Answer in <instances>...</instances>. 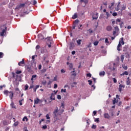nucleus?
I'll return each mask as SVG.
<instances>
[{"mask_svg":"<svg viewBox=\"0 0 131 131\" xmlns=\"http://www.w3.org/2000/svg\"><path fill=\"white\" fill-rule=\"evenodd\" d=\"M12 77H9L8 79L9 81H12V78H14L15 81H13V84L14 86H18L19 85V82H17V79L18 78V75H16L15 73L12 72L11 73Z\"/></svg>","mask_w":131,"mask_h":131,"instance_id":"nucleus-1","label":"nucleus"},{"mask_svg":"<svg viewBox=\"0 0 131 131\" xmlns=\"http://www.w3.org/2000/svg\"><path fill=\"white\" fill-rule=\"evenodd\" d=\"M47 43L48 46V47L49 48H51V47H52V46L51 45H52V43H53V39L52 38V37H49L48 38H47Z\"/></svg>","mask_w":131,"mask_h":131,"instance_id":"nucleus-2","label":"nucleus"},{"mask_svg":"<svg viewBox=\"0 0 131 131\" xmlns=\"http://www.w3.org/2000/svg\"><path fill=\"white\" fill-rule=\"evenodd\" d=\"M4 28L2 31L0 33V35L1 36H4V35H5V33H6L7 32V27L4 26Z\"/></svg>","mask_w":131,"mask_h":131,"instance_id":"nucleus-3","label":"nucleus"},{"mask_svg":"<svg viewBox=\"0 0 131 131\" xmlns=\"http://www.w3.org/2000/svg\"><path fill=\"white\" fill-rule=\"evenodd\" d=\"M26 69L28 72H30L31 73L32 72V70L31 69V66H26Z\"/></svg>","mask_w":131,"mask_h":131,"instance_id":"nucleus-4","label":"nucleus"},{"mask_svg":"<svg viewBox=\"0 0 131 131\" xmlns=\"http://www.w3.org/2000/svg\"><path fill=\"white\" fill-rule=\"evenodd\" d=\"M50 100H51V101H50V103H51V102H52V101H54L55 100V94L54 93H52L51 95V96L50 97Z\"/></svg>","mask_w":131,"mask_h":131,"instance_id":"nucleus-5","label":"nucleus"},{"mask_svg":"<svg viewBox=\"0 0 131 131\" xmlns=\"http://www.w3.org/2000/svg\"><path fill=\"white\" fill-rule=\"evenodd\" d=\"M19 66H24L25 65V62H24V59H22L21 61L18 62Z\"/></svg>","mask_w":131,"mask_h":131,"instance_id":"nucleus-6","label":"nucleus"},{"mask_svg":"<svg viewBox=\"0 0 131 131\" xmlns=\"http://www.w3.org/2000/svg\"><path fill=\"white\" fill-rule=\"evenodd\" d=\"M98 15H99V13H97L93 14V20H95V19L97 20V19H98Z\"/></svg>","mask_w":131,"mask_h":131,"instance_id":"nucleus-7","label":"nucleus"},{"mask_svg":"<svg viewBox=\"0 0 131 131\" xmlns=\"http://www.w3.org/2000/svg\"><path fill=\"white\" fill-rule=\"evenodd\" d=\"M9 94H10V95H9V97L11 99V100H13V98H14V93L13 92V91H10L9 92Z\"/></svg>","mask_w":131,"mask_h":131,"instance_id":"nucleus-8","label":"nucleus"},{"mask_svg":"<svg viewBox=\"0 0 131 131\" xmlns=\"http://www.w3.org/2000/svg\"><path fill=\"white\" fill-rule=\"evenodd\" d=\"M125 86L124 85L120 84L119 85V91L121 92L122 91V88L124 89Z\"/></svg>","mask_w":131,"mask_h":131,"instance_id":"nucleus-9","label":"nucleus"},{"mask_svg":"<svg viewBox=\"0 0 131 131\" xmlns=\"http://www.w3.org/2000/svg\"><path fill=\"white\" fill-rule=\"evenodd\" d=\"M25 6V4H21L19 5H18L16 7V9H21V8H23Z\"/></svg>","mask_w":131,"mask_h":131,"instance_id":"nucleus-10","label":"nucleus"},{"mask_svg":"<svg viewBox=\"0 0 131 131\" xmlns=\"http://www.w3.org/2000/svg\"><path fill=\"white\" fill-rule=\"evenodd\" d=\"M127 85H131V81L130 79H129V77L127 78V80L126 81Z\"/></svg>","mask_w":131,"mask_h":131,"instance_id":"nucleus-11","label":"nucleus"},{"mask_svg":"<svg viewBox=\"0 0 131 131\" xmlns=\"http://www.w3.org/2000/svg\"><path fill=\"white\" fill-rule=\"evenodd\" d=\"M37 77V75H34L32 76V78L31 79V80L33 82V80H35L36 79V77Z\"/></svg>","mask_w":131,"mask_h":131,"instance_id":"nucleus-12","label":"nucleus"},{"mask_svg":"<svg viewBox=\"0 0 131 131\" xmlns=\"http://www.w3.org/2000/svg\"><path fill=\"white\" fill-rule=\"evenodd\" d=\"M104 118H106L107 119H109L110 118V115H109V114L108 113H105L104 114Z\"/></svg>","mask_w":131,"mask_h":131,"instance_id":"nucleus-13","label":"nucleus"},{"mask_svg":"<svg viewBox=\"0 0 131 131\" xmlns=\"http://www.w3.org/2000/svg\"><path fill=\"white\" fill-rule=\"evenodd\" d=\"M10 107L11 108H12L13 109H16V106H15V104L14 103V102H13V101H11V103L10 104Z\"/></svg>","mask_w":131,"mask_h":131,"instance_id":"nucleus-14","label":"nucleus"},{"mask_svg":"<svg viewBox=\"0 0 131 131\" xmlns=\"http://www.w3.org/2000/svg\"><path fill=\"white\" fill-rule=\"evenodd\" d=\"M119 44L122 45H124V41H123V37H122L120 39V41L119 42Z\"/></svg>","mask_w":131,"mask_h":131,"instance_id":"nucleus-15","label":"nucleus"},{"mask_svg":"<svg viewBox=\"0 0 131 131\" xmlns=\"http://www.w3.org/2000/svg\"><path fill=\"white\" fill-rule=\"evenodd\" d=\"M107 31H111L112 30V26H108L106 27Z\"/></svg>","mask_w":131,"mask_h":131,"instance_id":"nucleus-16","label":"nucleus"},{"mask_svg":"<svg viewBox=\"0 0 131 131\" xmlns=\"http://www.w3.org/2000/svg\"><path fill=\"white\" fill-rule=\"evenodd\" d=\"M67 65H69V67L70 69H72L73 68V64L72 63H69V62H67Z\"/></svg>","mask_w":131,"mask_h":131,"instance_id":"nucleus-17","label":"nucleus"},{"mask_svg":"<svg viewBox=\"0 0 131 131\" xmlns=\"http://www.w3.org/2000/svg\"><path fill=\"white\" fill-rule=\"evenodd\" d=\"M60 109H61V112H64V103H61Z\"/></svg>","mask_w":131,"mask_h":131,"instance_id":"nucleus-18","label":"nucleus"},{"mask_svg":"<svg viewBox=\"0 0 131 131\" xmlns=\"http://www.w3.org/2000/svg\"><path fill=\"white\" fill-rule=\"evenodd\" d=\"M113 6H114V3H111V5H110L108 7L109 9H110V10H112L113 9H114V7H113Z\"/></svg>","mask_w":131,"mask_h":131,"instance_id":"nucleus-19","label":"nucleus"},{"mask_svg":"<svg viewBox=\"0 0 131 131\" xmlns=\"http://www.w3.org/2000/svg\"><path fill=\"white\" fill-rule=\"evenodd\" d=\"M100 76H104L105 75V72L104 71H101L99 73Z\"/></svg>","mask_w":131,"mask_h":131,"instance_id":"nucleus-20","label":"nucleus"},{"mask_svg":"<svg viewBox=\"0 0 131 131\" xmlns=\"http://www.w3.org/2000/svg\"><path fill=\"white\" fill-rule=\"evenodd\" d=\"M123 75H128V72H127V71H125L123 73H122L121 74V76H122Z\"/></svg>","mask_w":131,"mask_h":131,"instance_id":"nucleus-21","label":"nucleus"},{"mask_svg":"<svg viewBox=\"0 0 131 131\" xmlns=\"http://www.w3.org/2000/svg\"><path fill=\"white\" fill-rule=\"evenodd\" d=\"M81 39H78L77 40V43L78 46H80V45H81Z\"/></svg>","mask_w":131,"mask_h":131,"instance_id":"nucleus-22","label":"nucleus"},{"mask_svg":"<svg viewBox=\"0 0 131 131\" xmlns=\"http://www.w3.org/2000/svg\"><path fill=\"white\" fill-rule=\"evenodd\" d=\"M38 103H39V99L37 98L34 100V104H38Z\"/></svg>","mask_w":131,"mask_h":131,"instance_id":"nucleus-23","label":"nucleus"},{"mask_svg":"<svg viewBox=\"0 0 131 131\" xmlns=\"http://www.w3.org/2000/svg\"><path fill=\"white\" fill-rule=\"evenodd\" d=\"M77 18V13H75L72 16V19H76Z\"/></svg>","mask_w":131,"mask_h":131,"instance_id":"nucleus-24","label":"nucleus"},{"mask_svg":"<svg viewBox=\"0 0 131 131\" xmlns=\"http://www.w3.org/2000/svg\"><path fill=\"white\" fill-rule=\"evenodd\" d=\"M23 121H28V118H27V117L25 116L23 118Z\"/></svg>","mask_w":131,"mask_h":131,"instance_id":"nucleus-25","label":"nucleus"},{"mask_svg":"<svg viewBox=\"0 0 131 131\" xmlns=\"http://www.w3.org/2000/svg\"><path fill=\"white\" fill-rule=\"evenodd\" d=\"M4 93L5 95H6L7 96H8V95L10 94V92H9V91L8 90H5Z\"/></svg>","mask_w":131,"mask_h":131,"instance_id":"nucleus-26","label":"nucleus"},{"mask_svg":"<svg viewBox=\"0 0 131 131\" xmlns=\"http://www.w3.org/2000/svg\"><path fill=\"white\" fill-rule=\"evenodd\" d=\"M122 68H123V69H124V70H127V66L123 64L122 66Z\"/></svg>","mask_w":131,"mask_h":131,"instance_id":"nucleus-27","label":"nucleus"},{"mask_svg":"<svg viewBox=\"0 0 131 131\" xmlns=\"http://www.w3.org/2000/svg\"><path fill=\"white\" fill-rule=\"evenodd\" d=\"M125 9H126V7L125 6V5H123L122 6V9H121V12H122V11L125 10Z\"/></svg>","mask_w":131,"mask_h":131,"instance_id":"nucleus-28","label":"nucleus"},{"mask_svg":"<svg viewBox=\"0 0 131 131\" xmlns=\"http://www.w3.org/2000/svg\"><path fill=\"white\" fill-rule=\"evenodd\" d=\"M38 88H39V85H36L35 88H34V92H36V90H37V89H38Z\"/></svg>","mask_w":131,"mask_h":131,"instance_id":"nucleus-29","label":"nucleus"},{"mask_svg":"<svg viewBox=\"0 0 131 131\" xmlns=\"http://www.w3.org/2000/svg\"><path fill=\"white\" fill-rule=\"evenodd\" d=\"M121 47V44H118L117 47V50L118 51H120V47Z\"/></svg>","mask_w":131,"mask_h":131,"instance_id":"nucleus-30","label":"nucleus"},{"mask_svg":"<svg viewBox=\"0 0 131 131\" xmlns=\"http://www.w3.org/2000/svg\"><path fill=\"white\" fill-rule=\"evenodd\" d=\"M28 88H29V86H28V84H26L25 86V91H27V90H28Z\"/></svg>","mask_w":131,"mask_h":131,"instance_id":"nucleus-31","label":"nucleus"},{"mask_svg":"<svg viewBox=\"0 0 131 131\" xmlns=\"http://www.w3.org/2000/svg\"><path fill=\"white\" fill-rule=\"evenodd\" d=\"M121 60L122 62H123V61L124 60V55H121Z\"/></svg>","mask_w":131,"mask_h":131,"instance_id":"nucleus-32","label":"nucleus"},{"mask_svg":"<svg viewBox=\"0 0 131 131\" xmlns=\"http://www.w3.org/2000/svg\"><path fill=\"white\" fill-rule=\"evenodd\" d=\"M75 71H74L72 72V75L73 76H76V73H75Z\"/></svg>","mask_w":131,"mask_h":131,"instance_id":"nucleus-33","label":"nucleus"},{"mask_svg":"<svg viewBox=\"0 0 131 131\" xmlns=\"http://www.w3.org/2000/svg\"><path fill=\"white\" fill-rule=\"evenodd\" d=\"M3 124L4 125H8V124H9V123H8V122H7V121H4Z\"/></svg>","mask_w":131,"mask_h":131,"instance_id":"nucleus-34","label":"nucleus"},{"mask_svg":"<svg viewBox=\"0 0 131 131\" xmlns=\"http://www.w3.org/2000/svg\"><path fill=\"white\" fill-rule=\"evenodd\" d=\"M93 43L94 46H98V45H99V41H95Z\"/></svg>","mask_w":131,"mask_h":131,"instance_id":"nucleus-35","label":"nucleus"},{"mask_svg":"<svg viewBox=\"0 0 131 131\" xmlns=\"http://www.w3.org/2000/svg\"><path fill=\"white\" fill-rule=\"evenodd\" d=\"M115 31L118 32L119 31V28H118V27H115Z\"/></svg>","mask_w":131,"mask_h":131,"instance_id":"nucleus-36","label":"nucleus"},{"mask_svg":"<svg viewBox=\"0 0 131 131\" xmlns=\"http://www.w3.org/2000/svg\"><path fill=\"white\" fill-rule=\"evenodd\" d=\"M57 113H58V110H55L54 112V114L55 115V116H57Z\"/></svg>","mask_w":131,"mask_h":131,"instance_id":"nucleus-37","label":"nucleus"},{"mask_svg":"<svg viewBox=\"0 0 131 131\" xmlns=\"http://www.w3.org/2000/svg\"><path fill=\"white\" fill-rule=\"evenodd\" d=\"M116 103V98H114V100H113V105H115Z\"/></svg>","mask_w":131,"mask_h":131,"instance_id":"nucleus-38","label":"nucleus"},{"mask_svg":"<svg viewBox=\"0 0 131 131\" xmlns=\"http://www.w3.org/2000/svg\"><path fill=\"white\" fill-rule=\"evenodd\" d=\"M86 77H89V78H90V77H92V74L91 73L87 74Z\"/></svg>","mask_w":131,"mask_h":131,"instance_id":"nucleus-39","label":"nucleus"},{"mask_svg":"<svg viewBox=\"0 0 131 131\" xmlns=\"http://www.w3.org/2000/svg\"><path fill=\"white\" fill-rule=\"evenodd\" d=\"M18 124H19V122L16 121L14 123L13 125H14V126H17Z\"/></svg>","mask_w":131,"mask_h":131,"instance_id":"nucleus-40","label":"nucleus"},{"mask_svg":"<svg viewBox=\"0 0 131 131\" xmlns=\"http://www.w3.org/2000/svg\"><path fill=\"white\" fill-rule=\"evenodd\" d=\"M16 74H20L22 73V72L21 71L17 70L16 72Z\"/></svg>","mask_w":131,"mask_h":131,"instance_id":"nucleus-41","label":"nucleus"},{"mask_svg":"<svg viewBox=\"0 0 131 131\" xmlns=\"http://www.w3.org/2000/svg\"><path fill=\"white\" fill-rule=\"evenodd\" d=\"M88 82H89V84L90 85H92V83H93V81L91 80H88Z\"/></svg>","mask_w":131,"mask_h":131,"instance_id":"nucleus-42","label":"nucleus"},{"mask_svg":"<svg viewBox=\"0 0 131 131\" xmlns=\"http://www.w3.org/2000/svg\"><path fill=\"white\" fill-rule=\"evenodd\" d=\"M4 57V53L3 52H0V59Z\"/></svg>","mask_w":131,"mask_h":131,"instance_id":"nucleus-43","label":"nucleus"},{"mask_svg":"<svg viewBox=\"0 0 131 131\" xmlns=\"http://www.w3.org/2000/svg\"><path fill=\"white\" fill-rule=\"evenodd\" d=\"M60 72H61V73H65V72H66V70L64 69H61Z\"/></svg>","mask_w":131,"mask_h":131,"instance_id":"nucleus-44","label":"nucleus"},{"mask_svg":"<svg viewBox=\"0 0 131 131\" xmlns=\"http://www.w3.org/2000/svg\"><path fill=\"white\" fill-rule=\"evenodd\" d=\"M106 14L107 18H109L110 17V14L109 13V12H106Z\"/></svg>","mask_w":131,"mask_h":131,"instance_id":"nucleus-45","label":"nucleus"},{"mask_svg":"<svg viewBox=\"0 0 131 131\" xmlns=\"http://www.w3.org/2000/svg\"><path fill=\"white\" fill-rule=\"evenodd\" d=\"M113 79L114 83H116V82H117V80H116V78H113Z\"/></svg>","mask_w":131,"mask_h":131,"instance_id":"nucleus-46","label":"nucleus"},{"mask_svg":"<svg viewBox=\"0 0 131 131\" xmlns=\"http://www.w3.org/2000/svg\"><path fill=\"white\" fill-rule=\"evenodd\" d=\"M79 23V20L78 19H76L74 21L75 24H77V23Z\"/></svg>","mask_w":131,"mask_h":131,"instance_id":"nucleus-47","label":"nucleus"},{"mask_svg":"<svg viewBox=\"0 0 131 131\" xmlns=\"http://www.w3.org/2000/svg\"><path fill=\"white\" fill-rule=\"evenodd\" d=\"M105 43H109V41H108V38H105Z\"/></svg>","mask_w":131,"mask_h":131,"instance_id":"nucleus-48","label":"nucleus"},{"mask_svg":"<svg viewBox=\"0 0 131 131\" xmlns=\"http://www.w3.org/2000/svg\"><path fill=\"white\" fill-rule=\"evenodd\" d=\"M95 122H100V120L99 118H97L95 120Z\"/></svg>","mask_w":131,"mask_h":131,"instance_id":"nucleus-49","label":"nucleus"},{"mask_svg":"<svg viewBox=\"0 0 131 131\" xmlns=\"http://www.w3.org/2000/svg\"><path fill=\"white\" fill-rule=\"evenodd\" d=\"M57 98L58 100H61V95H57Z\"/></svg>","mask_w":131,"mask_h":131,"instance_id":"nucleus-50","label":"nucleus"},{"mask_svg":"<svg viewBox=\"0 0 131 131\" xmlns=\"http://www.w3.org/2000/svg\"><path fill=\"white\" fill-rule=\"evenodd\" d=\"M61 93H66V89H61Z\"/></svg>","mask_w":131,"mask_h":131,"instance_id":"nucleus-51","label":"nucleus"},{"mask_svg":"<svg viewBox=\"0 0 131 131\" xmlns=\"http://www.w3.org/2000/svg\"><path fill=\"white\" fill-rule=\"evenodd\" d=\"M113 16H114V17L117 16V13H116V12L113 13Z\"/></svg>","mask_w":131,"mask_h":131,"instance_id":"nucleus-52","label":"nucleus"},{"mask_svg":"<svg viewBox=\"0 0 131 131\" xmlns=\"http://www.w3.org/2000/svg\"><path fill=\"white\" fill-rule=\"evenodd\" d=\"M92 127V128H94V129H96V128H97L96 125H93Z\"/></svg>","mask_w":131,"mask_h":131,"instance_id":"nucleus-53","label":"nucleus"},{"mask_svg":"<svg viewBox=\"0 0 131 131\" xmlns=\"http://www.w3.org/2000/svg\"><path fill=\"white\" fill-rule=\"evenodd\" d=\"M70 46L71 48H74V43H71Z\"/></svg>","mask_w":131,"mask_h":131,"instance_id":"nucleus-54","label":"nucleus"},{"mask_svg":"<svg viewBox=\"0 0 131 131\" xmlns=\"http://www.w3.org/2000/svg\"><path fill=\"white\" fill-rule=\"evenodd\" d=\"M42 84H43V85H46V84H47V81H43Z\"/></svg>","mask_w":131,"mask_h":131,"instance_id":"nucleus-55","label":"nucleus"},{"mask_svg":"<svg viewBox=\"0 0 131 131\" xmlns=\"http://www.w3.org/2000/svg\"><path fill=\"white\" fill-rule=\"evenodd\" d=\"M34 88V85L33 84H32L30 86V88L29 89H33Z\"/></svg>","mask_w":131,"mask_h":131,"instance_id":"nucleus-56","label":"nucleus"},{"mask_svg":"<svg viewBox=\"0 0 131 131\" xmlns=\"http://www.w3.org/2000/svg\"><path fill=\"white\" fill-rule=\"evenodd\" d=\"M46 118L47 119H50V116L49 115V114L46 115Z\"/></svg>","mask_w":131,"mask_h":131,"instance_id":"nucleus-57","label":"nucleus"},{"mask_svg":"<svg viewBox=\"0 0 131 131\" xmlns=\"http://www.w3.org/2000/svg\"><path fill=\"white\" fill-rule=\"evenodd\" d=\"M47 128H48V126H47L46 125L42 126V128H43V129H46Z\"/></svg>","mask_w":131,"mask_h":131,"instance_id":"nucleus-58","label":"nucleus"},{"mask_svg":"<svg viewBox=\"0 0 131 131\" xmlns=\"http://www.w3.org/2000/svg\"><path fill=\"white\" fill-rule=\"evenodd\" d=\"M33 5H36V4H37V2H36V1L34 0L33 2Z\"/></svg>","mask_w":131,"mask_h":131,"instance_id":"nucleus-59","label":"nucleus"},{"mask_svg":"<svg viewBox=\"0 0 131 131\" xmlns=\"http://www.w3.org/2000/svg\"><path fill=\"white\" fill-rule=\"evenodd\" d=\"M57 88H58V85L54 84V89H57Z\"/></svg>","mask_w":131,"mask_h":131,"instance_id":"nucleus-60","label":"nucleus"},{"mask_svg":"<svg viewBox=\"0 0 131 131\" xmlns=\"http://www.w3.org/2000/svg\"><path fill=\"white\" fill-rule=\"evenodd\" d=\"M35 58V56L33 55V56H32V61H34Z\"/></svg>","mask_w":131,"mask_h":131,"instance_id":"nucleus-61","label":"nucleus"},{"mask_svg":"<svg viewBox=\"0 0 131 131\" xmlns=\"http://www.w3.org/2000/svg\"><path fill=\"white\" fill-rule=\"evenodd\" d=\"M15 91H16V92H20V90H19V88H15Z\"/></svg>","mask_w":131,"mask_h":131,"instance_id":"nucleus-62","label":"nucleus"},{"mask_svg":"<svg viewBox=\"0 0 131 131\" xmlns=\"http://www.w3.org/2000/svg\"><path fill=\"white\" fill-rule=\"evenodd\" d=\"M38 69H39V70H40V69H41V64H39L38 66Z\"/></svg>","mask_w":131,"mask_h":131,"instance_id":"nucleus-63","label":"nucleus"},{"mask_svg":"<svg viewBox=\"0 0 131 131\" xmlns=\"http://www.w3.org/2000/svg\"><path fill=\"white\" fill-rule=\"evenodd\" d=\"M72 54L73 55H75V51H73L72 52Z\"/></svg>","mask_w":131,"mask_h":131,"instance_id":"nucleus-64","label":"nucleus"}]
</instances>
